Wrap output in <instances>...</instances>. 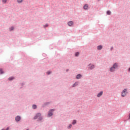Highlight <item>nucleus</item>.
I'll list each match as a JSON object with an SVG mask.
<instances>
[{
	"label": "nucleus",
	"instance_id": "obj_7",
	"mask_svg": "<svg viewBox=\"0 0 130 130\" xmlns=\"http://www.w3.org/2000/svg\"><path fill=\"white\" fill-rule=\"evenodd\" d=\"M21 120V116L17 115L16 117H15V121L16 122H19Z\"/></svg>",
	"mask_w": 130,
	"mask_h": 130
},
{
	"label": "nucleus",
	"instance_id": "obj_27",
	"mask_svg": "<svg viewBox=\"0 0 130 130\" xmlns=\"http://www.w3.org/2000/svg\"><path fill=\"white\" fill-rule=\"evenodd\" d=\"M9 129H10V127L9 126L7 127L6 129V130H9Z\"/></svg>",
	"mask_w": 130,
	"mask_h": 130
},
{
	"label": "nucleus",
	"instance_id": "obj_21",
	"mask_svg": "<svg viewBox=\"0 0 130 130\" xmlns=\"http://www.w3.org/2000/svg\"><path fill=\"white\" fill-rule=\"evenodd\" d=\"M18 4H21V3H23V0H17Z\"/></svg>",
	"mask_w": 130,
	"mask_h": 130
},
{
	"label": "nucleus",
	"instance_id": "obj_8",
	"mask_svg": "<svg viewBox=\"0 0 130 130\" xmlns=\"http://www.w3.org/2000/svg\"><path fill=\"white\" fill-rule=\"evenodd\" d=\"M68 25L69 27H72L74 25V22L73 21H70L68 22Z\"/></svg>",
	"mask_w": 130,
	"mask_h": 130
},
{
	"label": "nucleus",
	"instance_id": "obj_3",
	"mask_svg": "<svg viewBox=\"0 0 130 130\" xmlns=\"http://www.w3.org/2000/svg\"><path fill=\"white\" fill-rule=\"evenodd\" d=\"M55 111V109H50L49 110V111L48 112V117H51V116H52V115H53V112Z\"/></svg>",
	"mask_w": 130,
	"mask_h": 130
},
{
	"label": "nucleus",
	"instance_id": "obj_11",
	"mask_svg": "<svg viewBox=\"0 0 130 130\" xmlns=\"http://www.w3.org/2000/svg\"><path fill=\"white\" fill-rule=\"evenodd\" d=\"M103 48V46L102 45H100L98 46L97 49L98 50H101Z\"/></svg>",
	"mask_w": 130,
	"mask_h": 130
},
{
	"label": "nucleus",
	"instance_id": "obj_28",
	"mask_svg": "<svg viewBox=\"0 0 130 130\" xmlns=\"http://www.w3.org/2000/svg\"><path fill=\"white\" fill-rule=\"evenodd\" d=\"M113 49V47H111V48H110V50L111 51H112Z\"/></svg>",
	"mask_w": 130,
	"mask_h": 130
},
{
	"label": "nucleus",
	"instance_id": "obj_18",
	"mask_svg": "<svg viewBox=\"0 0 130 130\" xmlns=\"http://www.w3.org/2000/svg\"><path fill=\"white\" fill-rule=\"evenodd\" d=\"M79 55H80V53L79 52L75 53V56L78 57Z\"/></svg>",
	"mask_w": 130,
	"mask_h": 130
},
{
	"label": "nucleus",
	"instance_id": "obj_24",
	"mask_svg": "<svg viewBox=\"0 0 130 130\" xmlns=\"http://www.w3.org/2000/svg\"><path fill=\"white\" fill-rule=\"evenodd\" d=\"M50 74H51V72H50V71L47 72V75H50Z\"/></svg>",
	"mask_w": 130,
	"mask_h": 130
},
{
	"label": "nucleus",
	"instance_id": "obj_6",
	"mask_svg": "<svg viewBox=\"0 0 130 130\" xmlns=\"http://www.w3.org/2000/svg\"><path fill=\"white\" fill-rule=\"evenodd\" d=\"M49 104H50V102H45L42 105V107L43 108L46 107V106H48V105H49Z\"/></svg>",
	"mask_w": 130,
	"mask_h": 130
},
{
	"label": "nucleus",
	"instance_id": "obj_10",
	"mask_svg": "<svg viewBox=\"0 0 130 130\" xmlns=\"http://www.w3.org/2000/svg\"><path fill=\"white\" fill-rule=\"evenodd\" d=\"M102 95H103V91H101L97 94V97H101Z\"/></svg>",
	"mask_w": 130,
	"mask_h": 130
},
{
	"label": "nucleus",
	"instance_id": "obj_31",
	"mask_svg": "<svg viewBox=\"0 0 130 130\" xmlns=\"http://www.w3.org/2000/svg\"><path fill=\"white\" fill-rule=\"evenodd\" d=\"M22 88H23L22 87H20V89H22Z\"/></svg>",
	"mask_w": 130,
	"mask_h": 130
},
{
	"label": "nucleus",
	"instance_id": "obj_12",
	"mask_svg": "<svg viewBox=\"0 0 130 130\" xmlns=\"http://www.w3.org/2000/svg\"><path fill=\"white\" fill-rule=\"evenodd\" d=\"M82 74H78L76 76V79H81V78H82Z\"/></svg>",
	"mask_w": 130,
	"mask_h": 130
},
{
	"label": "nucleus",
	"instance_id": "obj_29",
	"mask_svg": "<svg viewBox=\"0 0 130 130\" xmlns=\"http://www.w3.org/2000/svg\"><path fill=\"white\" fill-rule=\"evenodd\" d=\"M128 72H130V67L128 68Z\"/></svg>",
	"mask_w": 130,
	"mask_h": 130
},
{
	"label": "nucleus",
	"instance_id": "obj_26",
	"mask_svg": "<svg viewBox=\"0 0 130 130\" xmlns=\"http://www.w3.org/2000/svg\"><path fill=\"white\" fill-rule=\"evenodd\" d=\"M44 28H46V27H48V24H46L44 26Z\"/></svg>",
	"mask_w": 130,
	"mask_h": 130
},
{
	"label": "nucleus",
	"instance_id": "obj_16",
	"mask_svg": "<svg viewBox=\"0 0 130 130\" xmlns=\"http://www.w3.org/2000/svg\"><path fill=\"white\" fill-rule=\"evenodd\" d=\"M76 123H77V120H73L72 122V124H73V125H75Z\"/></svg>",
	"mask_w": 130,
	"mask_h": 130
},
{
	"label": "nucleus",
	"instance_id": "obj_4",
	"mask_svg": "<svg viewBox=\"0 0 130 130\" xmlns=\"http://www.w3.org/2000/svg\"><path fill=\"white\" fill-rule=\"evenodd\" d=\"M88 70H94L95 69V65L90 63L88 65Z\"/></svg>",
	"mask_w": 130,
	"mask_h": 130
},
{
	"label": "nucleus",
	"instance_id": "obj_25",
	"mask_svg": "<svg viewBox=\"0 0 130 130\" xmlns=\"http://www.w3.org/2000/svg\"><path fill=\"white\" fill-rule=\"evenodd\" d=\"M2 2L4 4H6L7 3V0H2Z\"/></svg>",
	"mask_w": 130,
	"mask_h": 130
},
{
	"label": "nucleus",
	"instance_id": "obj_1",
	"mask_svg": "<svg viewBox=\"0 0 130 130\" xmlns=\"http://www.w3.org/2000/svg\"><path fill=\"white\" fill-rule=\"evenodd\" d=\"M33 119H34V120H36V119H38L37 121L38 122L42 121V120L43 119V116H42L41 113H37L34 116Z\"/></svg>",
	"mask_w": 130,
	"mask_h": 130
},
{
	"label": "nucleus",
	"instance_id": "obj_13",
	"mask_svg": "<svg viewBox=\"0 0 130 130\" xmlns=\"http://www.w3.org/2000/svg\"><path fill=\"white\" fill-rule=\"evenodd\" d=\"M79 85V82H76L72 86L73 88H75V87H77V86Z\"/></svg>",
	"mask_w": 130,
	"mask_h": 130
},
{
	"label": "nucleus",
	"instance_id": "obj_14",
	"mask_svg": "<svg viewBox=\"0 0 130 130\" xmlns=\"http://www.w3.org/2000/svg\"><path fill=\"white\" fill-rule=\"evenodd\" d=\"M32 108L34 110L37 109V105H36V104L32 105Z\"/></svg>",
	"mask_w": 130,
	"mask_h": 130
},
{
	"label": "nucleus",
	"instance_id": "obj_19",
	"mask_svg": "<svg viewBox=\"0 0 130 130\" xmlns=\"http://www.w3.org/2000/svg\"><path fill=\"white\" fill-rule=\"evenodd\" d=\"M14 26H12L11 27L9 28V30L13 31V30H14Z\"/></svg>",
	"mask_w": 130,
	"mask_h": 130
},
{
	"label": "nucleus",
	"instance_id": "obj_9",
	"mask_svg": "<svg viewBox=\"0 0 130 130\" xmlns=\"http://www.w3.org/2000/svg\"><path fill=\"white\" fill-rule=\"evenodd\" d=\"M88 8H89V6H88V4H85V5L83 6V9H84V10H89V9H88Z\"/></svg>",
	"mask_w": 130,
	"mask_h": 130
},
{
	"label": "nucleus",
	"instance_id": "obj_15",
	"mask_svg": "<svg viewBox=\"0 0 130 130\" xmlns=\"http://www.w3.org/2000/svg\"><path fill=\"white\" fill-rule=\"evenodd\" d=\"M15 79V77H10L8 78L9 81H13Z\"/></svg>",
	"mask_w": 130,
	"mask_h": 130
},
{
	"label": "nucleus",
	"instance_id": "obj_22",
	"mask_svg": "<svg viewBox=\"0 0 130 130\" xmlns=\"http://www.w3.org/2000/svg\"><path fill=\"white\" fill-rule=\"evenodd\" d=\"M72 126V125L71 124H70L68 127L67 128L70 129L71 128Z\"/></svg>",
	"mask_w": 130,
	"mask_h": 130
},
{
	"label": "nucleus",
	"instance_id": "obj_20",
	"mask_svg": "<svg viewBox=\"0 0 130 130\" xmlns=\"http://www.w3.org/2000/svg\"><path fill=\"white\" fill-rule=\"evenodd\" d=\"M107 14H108V15H111V11H107Z\"/></svg>",
	"mask_w": 130,
	"mask_h": 130
},
{
	"label": "nucleus",
	"instance_id": "obj_5",
	"mask_svg": "<svg viewBox=\"0 0 130 130\" xmlns=\"http://www.w3.org/2000/svg\"><path fill=\"white\" fill-rule=\"evenodd\" d=\"M126 91H127V89H124V90H122V91L121 92L122 97H124L125 96V95H126V94L125 93H126Z\"/></svg>",
	"mask_w": 130,
	"mask_h": 130
},
{
	"label": "nucleus",
	"instance_id": "obj_23",
	"mask_svg": "<svg viewBox=\"0 0 130 130\" xmlns=\"http://www.w3.org/2000/svg\"><path fill=\"white\" fill-rule=\"evenodd\" d=\"M20 86H24L25 83H24V82L20 83Z\"/></svg>",
	"mask_w": 130,
	"mask_h": 130
},
{
	"label": "nucleus",
	"instance_id": "obj_17",
	"mask_svg": "<svg viewBox=\"0 0 130 130\" xmlns=\"http://www.w3.org/2000/svg\"><path fill=\"white\" fill-rule=\"evenodd\" d=\"M5 72L3 71L2 69H0V75H3V74H4Z\"/></svg>",
	"mask_w": 130,
	"mask_h": 130
},
{
	"label": "nucleus",
	"instance_id": "obj_2",
	"mask_svg": "<svg viewBox=\"0 0 130 130\" xmlns=\"http://www.w3.org/2000/svg\"><path fill=\"white\" fill-rule=\"evenodd\" d=\"M118 68H119V65L118 64V63L116 62L110 68V72L113 73V72H115V70H118Z\"/></svg>",
	"mask_w": 130,
	"mask_h": 130
},
{
	"label": "nucleus",
	"instance_id": "obj_30",
	"mask_svg": "<svg viewBox=\"0 0 130 130\" xmlns=\"http://www.w3.org/2000/svg\"><path fill=\"white\" fill-rule=\"evenodd\" d=\"M69 71H70V70L69 69L66 70V72H69Z\"/></svg>",
	"mask_w": 130,
	"mask_h": 130
}]
</instances>
